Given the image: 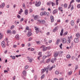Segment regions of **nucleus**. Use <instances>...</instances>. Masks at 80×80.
<instances>
[{
  "mask_svg": "<svg viewBox=\"0 0 80 80\" xmlns=\"http://www.w3.org/2000/svg\"><path fill=\"white\" fill-rule=\"evenodd\" d=\"M44 69L45 71H46V73H48V70H49V67H47L46 68H44Z\"/></svg>",
  "mask_w": 80,
  "mask_h": 80,
  "instance_id": "f257e3e1",
  "label": "nucleus"
},
{
  "mask_svg": "<svg viewBox=\"0 0 80 80\" xmlns=\"http://www.w3.org/2000/svg\"><path fill=\"white\" fill-rule=\"evenodd\" d=\"M1 45L3 48H5V43L4 41H2V42Z\"/></svg>",
  "mask_w": 80,
  "mask_h": 80,
  "instance_id": "f03ea898",
  "label": "nucleus"
},
{
  "mask_svg": "<svg viewBox=\"0 0 80 80\" xmlns=\"http://www.w3.org/2000/svg\"><path fill=\"white\" fill-rule=\"evenodd\" d=\"M50 18L51 20V22H54V18H53V16H51Z\"/></svg>",
  "mask_w": 80,
  "mask_h": 80,
  "instance_id": "7ed1b4c3",
  "label": "nucleus"
},
{
  "mask_svg": "<svg viewBox=\"0 0 80 80\" xmlns=\"http://www.w3.org/2000/svg\"><path fill=\"white\" fill-rule=\"evenodd\" d=\"M37 2H36L35 5L36 7H39V6H40V2H38L37 3Z\"/></svg>",
  "mask_w": 80,
  "mask_h": 80,
  "instance_id": "20e7f679",
  "label": "nucleus"
},
{
  "mask_svg": "<svg viewBox=\"0 0 80 80\" xmlns=\"http://www.w3.org/2000/svg\"><path fill=\"white\" fill-rule=\"evenodd\" d=\"M59 54V52H55L54 54V57H57L58 55V54Z\"/></svg>",
  "mask_w": 80,
  "mask_h": 80,
  "instance_id": "39448f33",
  "label": "nucleus"
},
{
  "mask_svg": "<svg viewBox=\"0 0 80 80\" xmlns=\"http://www.w3.org/2000/svg\"><path fill=\"white\" fill-rule=\"evenodd\" d=\"M46 13H47V12H45V11L41 12V13L40 15H41V16H43V15L44 16V15H46Z\"/></svg>",
  "mask_w": 80,
  "mask_h": 80,
  "instance_id": "423d86ee",
  "label": "nucleus"
},
{
  "mask_svg": "<svg viewBox=\"0 0 80 80\" xmlns=\"http://www.w3.org/2000/svg\"><path fill=\"white\" fill-rule=\"evenodd\" d=\"M58 29V27H56L53 30V32H56V31H57Z\"/></svg>",
  "mask_w": 80,
  "mask_h": 80,
  "instance_id": "0eeeda50",
  "label": "nucleus"
},
{
  "mask_svg": "<svg viewBox=\"0 0 80 80\" xmlns=\"http://www.w3.org/2000/svg\"><path fill=\"white\" fill-rule=\"evenodd\" d=\"M15 38H16V40H18L20 39V36L18 34H17L15 36Z\"/></svg>",
  "mask_w": 80,
  "mask_h": 80,
  "instance_id": "6e6552de",
  "label": "nucleus"
},
{
  "mask_svg": "<svg viewBox=\"0 0 80 80\" xmlns=\"http://www.w3.org/2000/svg\"><path fill=\"white\" fill-rule=\"evenodd\" d=\"M62 43H66V42H67V40H66V38H64L62 39Z\"/></svg>",
  "mask_w": 80,
  "mask_h": 80,
  "instance_id": "1a4fd4ad",
  "label": "nucleus"
},
{
  "mask_svg": "<svg viewBox=\"0 0 80 80\" xmlns=\"http://www.w3.org/2000/svg\"><path fill=\"white\" fill-rule=\"evenodd\" d=\"M34 28L36 30V33H38V27H35Z\"/></svg>",
  "mask_w": 80,
  "mask_h": 80,
  "instance_id": "9d476101",
  "label": "nucleus"
},
{
  "mask_svg": "<svg viewBox=\"0 0 80 80\" xmlns=\"http://www.w3.org/2000/svg\"><path fill=\"white\" fill-rule=\"evenodd\" d=\"M68 40L67 41V43L68 44H69V43H70V42H71V39H70V38L68 37Z\"/></svg>",
  "mask_w": 80,
  "mask_h": 80,
  "instance_id": "9b49d317",
  "label": "nucleus"
},
{
  "mask_svg": "<svg viewBox=\"0 0 80 80\" xmlns=\"http://www.w3.org/2000/svg\"><path fill=\"white\" fill-rule=\"evenodd\" d=\"M58 12V10L57 9L54 10L52 12L53 14L57 13Z\"/></svg>",
  "mask_w": 80,
  "mask_h": 80,
  "instance_id": "f8f14e48",
  "label": "nucleus"
},
{
  "mask_svg": "<svg viewBox=\"0 0 80 80\" xmlns=\"http://www.w3.org/2000/svg\"><path fill=\"white\" fill-rule=\"evenodd\" d=\"M59 10H60L61 12H63V8L62 7H59L58 8Z\"/></svg>",
  "mask_w": 80,
  "mask_h": 80,
  "instance_id": "ddd939ff",
  "label": "nucleus"
},
{
  "mask_svg": "<svg viewBox=\"0 0 80 80\" xmlns=\"http://www.w3.org/2000/svg\"><path fill=\"white\" fill-rule=\"evenodd\" d=\"M66 58L68 59H70V58H71V56L70 55V54H68L66 56Z\"/></svg>",
  "mask_w": 80,
  "mask_h": 80,
  "instance_id": "4468645a",
  "label": "nucleus"
},
{
  "mask_svg": "<svg viewBox=\"0 0 80 80\" xmlns=\"http://www.w3.org/2000/svg\"><path fill=\"white\" fill-rule=\"evenodd\" d=\"M32 35V33L31 32H28V33L27 34V35L28 37H30Z\"/></svg>",
  "mask_w": 80,
  "mask_h": 80,
  "instance_id": "2eb2a0df",
  "label": "nucleus"
},
{
  "mask_svg": "<svg viewBox=\"0 0 80 80\" xmlns=\"http://www.w3.org/2000/svg\"><path fill=\"white\" fill-rule=\"evenodd\" d=\"M63 29H62L61 31V32L60 33V35L61 36H62L63 35Z\"/></svg>",
  "mask_w": 80,
  "mask_h": 80,
  "instance_id": "dca6fc26",
  "label": "nucleus"
},
{
  "mask_svg": "<svg viewBox=\"0 0 80 80\" xmlns=\"http://www.w3.org/2000/svg\"><path fill=\"white\" fill-rule=\"evenodd\" d=\"M74 42H75V43H78V38H76L74 40Z\"/></svg>",
  "mask_w": 80,
  "mask_h": 80,
  "instance_id": "f3484780",
  "label": "nucleus"
},
{
  "mask_svg": "<svg viewBox=\"0 0 80 80\" xmlns=\"http://www.w3.org/2000/svg\"><path fill=\"white\" fill-rule=\"evenodd\" d=\"M71 24L72 26H73L74 25V21L73 20H72L71 22Z\"/></svg>",
  "mask_w": 80,
  "mask_h": 80,
  "instance_id": "a211bd4d",
  "label": "nucleus"
},
{
  "mask_svg": "<svg viewBox=\"0 0 80 80\" xmlns=\"http://www.w3.org/2000/svg\"><path fill=\"white\" fill-rule=\"evenodd\" d=\"M22 73L24 76H26V74H27V72L25 71V70H24L22 72Z\"/></svg>",
  "mask_w": 80,
  "mask_h": 80,
  "instance_id": "6ab92c4d",
  "label": "nucleus"
},
{
  "mask_svg": "<svg viewBox=\"0 0 80 80\" xmlns=\"http://www.w3.org/2000/svg\"><path fill=\"white\" fill-rule=\"evenodd\" d=\"M55 60H56V58H55L54 59H52L51 62H52V63H54V61H55Z\"/></svg>",
  "mask_w": 80,
  "mask_h": 80,
  "instance_id": "aec40b11",
  "label": "nucleus"
},
{
  "mask_svg": "<svg viewBox=\"0 0 80 80\" xmlns=\"http://www.w3.org/2000/svg\"><path fill=\"white\" fill-rule=\"evenodd\" d=\"M28 10L27 9H26L25 11V14L26 15H28Z\"/></svg>",
  "mask_w": 80,
  "mask_h": 80,
  "instance_id": "412c9836",
  "label": "nucleus"
},
{
  "mask_svg": "<svg viewBox=\"0 0 80 80\" xmlns=\"http://www.w3.org/2000/svg\"><path fill=\"white\" fill-rule=\"evenodd\" d=\"M43 51H46L47 50V47H43Z\"/></svg>",
  "mask_w": 80,
  "mask_h": 80,
  "instance_id": "4be33fe9",
  "label": "nucleus"
},
{
  "mask_svg": "<svg viewBox=\"0 0 80 80\" xmlns=\"http://www.w3.org/2000/svg\"><path fill=\"white\" fill-rule=\"evenodd\" d=\"M3 38V35L2 33H0V40Z\"/></svg>",
  "mask_w": 80,
  "mask_h": 80,
  "instance_id": "5701e85b",
  "label": "nucleus"
},
{
  "mask_svg": "<svg viewBox=\"0 0 80 80\" xmlns=\"http://www.w3.org/2000/svg\"><path fill=\"white\" fill-rule=\"evenodd\" d=\"M5 4L4 2H3L2 3V6H1V8H3L4 7H5Z\"/></svg>",
  "mask_w": 80,
  "mask_h": 80,
  "instance_id": "b1692460",
  "label": "nucleus"
},
{
  "mask_svg": "<svg viewBox=\"0 0 80 80\" xmlns=\"http://www.w3.org/2000/svg\"><path fill=\"white\" fill-rule=\"evenodd\" d=\"M53 67H54V68L55 67V65H53L52 67H51V68H50L49 69V71H51L53 69Z\"/></svg>",
  "mask_w": 80,
  "mask_h": 80,
  "instance_id": "393cba45",
  "label": "nucleus"
},
{
  "mask_svg": "<svg viewBox=\"0 0 80 80\" xmlns=\"http://www.w3.org/2000/svg\"><path fill=\"white\" fill-rule=\"evenodd\" d=\"M60 39H57L56 43L57 45H58V43H59V42H60Z\"/></svg>",
  "mask_w": 80,
  "mask_h": 80,
  "instance_id": "a878e982",
  "label": "nucleus"
},
{
  "mask_svg": "<svg viewBox=\"0 0 80 80\" xmlns=\"http://www.w3.org/2000/svg\"><path fill=\"white\" fill-rule=\"evenodd\" d=\"M64 7L65 8H67V7H68V4L67 3L64 4Z\"/></svg>",
  "mask_w": 80,
  "mask_h": 80,
  "instance_id": "bb28decb",
  "label": "nucleus"
},
{
  "mask_svg": "<svg viewBox=\"0 0 80 80\" xmlns=\"http://www.w3.org/2000/svg\"><path fill=\"white\" fill-rule=\"evenodd\" d=\"M45 72V68H44V69H42L41 70V73H44V72Z\"/></svg>",
  "mask_w": 80,
  "mask_h": 80,
  "instance_id": "cd10ccee",
  "label": "nucleus"
},
{
  "mask_svg": "<svg viewBox=\"0 0 80 80\" xmlns=\"http://www.w3.org/2000/svg\"><path fill=\"white\" fill-rule=\"evenodd\" d=\"M40 22L41 23H45V21L44 20H41Z\"/></svg>",
  "mask_w": 80,
  "mask_h": 80,
  "instance_id": "c85d7f7f",
  "label": "nucleus"
},
{
  "mask_svg": "<svg viewBox=\"0 0 80 80\" xmlns=\"http://www.w3.org/2000/svg\"><path fill=\"white\" fill-rule=\"evenodd\" d=\"M51 3L52 2H51V1H49L47 3V5H51Z\"/></svg>",
  "mask_w": 80,
  "mask_h": 80,
  "instance_id": "c756f323",
  "label": "nucleus"
},
{
  "mask_svg": "<svg viewBox=\"0 0 80 80\" xmlns=\"http://www.w3.org/2000/svg\"><path fill=\"white\" fill-rule=\"evenodd\" d=\"M36 43L37 44V45H40V41H36Z\"/></svg>",
  "mask_w": 80,
  "mask_h": 80,
  "instance_id": "7c9ffc66",
  "label": "nucleus"
},
{
  "mask_svg": "<svg viewBox=\"0 0 80 80\" xmlns=\"http://www.w3.org/2000/svg\"><path fill=\"white\" fill-rule=\"evenodd\" d=\"M72 74V71H70L68 73V75H71Z\"/></svg>",
  "mask_w": 80,
  "mask_h": 80,
  "instance_id": "2f4dec72",
  "label": "nucleus"
},
{
  "mask_svg": "<svg viewBox=\"0 0 80 80\" xmlns=\"http://www.w3.org/2000/svg\"><path fill=\"white\" fill-rule=\"evenodd\" d=\"M76 35L78 38H79V37H80V36L79 35V34L78 33L76 34Z\"/></svg>",
  "mask_w": 80,
  "mask_h": 80,
  "instance_id": "473e14b6",
  "label": "nucleus"
},
{
  "mask_svg": "<svg viewBox=\"0 0 80 80\" xmlns=\"http://www.w3.org/2000/svg\"><path fill=\"white\" fill-rule=\"evenodd\" d=\"M51 4L52 5V7H54L55 5V4L53 2H51Z\"/></svg>",
  "mask_w": 80,
  "mask_h": 80,
  "instance_id": "72a5a7b5",
  "label": "nucleus"
},
{
  "mask_svg": "<svg viewBox=\"0 0 80 80\" xmlns=\"http://www.w3.org/2000/svg\"><path fill=\"white\" fill-rule=\"evenodd\" d=\"M46 17H49L50 13L49 12H46Z\"/></svg>",
  "mask_w": 80,
  "mask_h": 80,
  "instance_id": "f704fd0d",
  "label": "nucleus"
},
{
  "mask_svg": "<svg viewBox=\"0 0 80 80\" xmlns=\"http://www.w3.org/2000/svg\"><path fill=\"white\" fill-rule=\"evenodd\" d=\"M44 77H45V74H43L41 78V79H42L43 78H44Z\"/></svg>",
  "mask_w": 80,
  "mask_h": 80,
  "instance_id": "c9c22d12",
  "label": "nucleus"
},
{
  "mask_svg": "<svg viewBox=\"0 0 80 80\" xmlns=\"http://www.w3.org/2000/svg\"><path fill=\"white\" fill-rule=\"evenodd\" d=\"M7 33H12V31L10 30H8L7 31Z\"/></svg>",
  "mask_w": 80,
  "mask_h": 80,
  "instance_id": "e433bc0d",
  "label": "nucleus"
},
{
  "mask_svg": "<svg viewBox=\"0 0 80 80\" xmlns=\"http://www.w3.org/2000/svg\"><path fill=\"white\" fill-rule=\"evenodd\" d=\"M12 34H15V33H16V31H15V30H12Z\"/></svg>",
  "mask_w": 80,
  "mask_h": 80,
  "instance_id": "4c0bfd02",
  "label": "nucleus"
},
{
  "mask_svg": "<svg viewBox=\"0 0 80 80\" xmlns=\"http://www.w3.org/2000/svg\"><path fill=\"white\" fill-rule=\"evenodd\" d=\"M58 52H59V55H61V54H62V53H63V51H58Z\"/></svg>",
  "mask_w": 80,
  "mask_h": 80,
  "instance_id": "58836bf2",
  "label": "nucleus"
},
{
  "mask_svg": "<svg viewBox=\"0 0 80 80\" xmlns=\"http://www.w3.org/2000/svg\"><path fill=\"white\" fill-rule=\"evenodd\" d=\"M50 58H49L48 59L47 61V63H49L50 62Z\"/></svg>",
  "mask_w": 80,
  "mask_h": 80,
  "instance_id": "ea45409f",
  "label": "nucleus"
},
{
  "mask_svg": "<svg viewBox=\"0 0 80 80\" xmlns=\"http://www.w3.org/2000/svg\"><path fill=\"white\" fill-rule=\"evenodd\" d=\"M28 60L29 62H30V63H31V62H32V59L30 58L28 59Z\"/></svg>",
  "mask_w": 80,
  "mask_h": 80,
  "instance_id": "a19ab883",
  "label": "nucleus"
},
{
  "mask_svg": "<svg viewBox=\"0 0 80 80\" xmlns=\"http://www.w3.org/2000/svg\"><path fill=\"white\" fill-rule=\"evenodd\" d=\"M57 23H60L61 22V20L60 19H58L57 21Z\"/></svg>",
  "mask_w": 80,
  "mask_h": 80,
  "instance_id": "79ce46f5",
  "label": "nucleus"
},
{
  "mask_svg": "<svg viewBox=\"0 0 80 80\" xmlns=\"http://www.w3.org/2000/svg\"><path fill=\"white\" fill-rule=\"evenodd\" d=\"M28 68V66L26 65L25 67V70H27V68Z\"/></svg>",
  "mask_w": 80,
  "mask_h": 80,
  "instance_id": "37998d69",
  "label": "nucleus"
},
{
  "mask_svg": "<svg viewBox=\"0 0 80 80\" xmlns=\"http://www.w3.org/2000/svg\"><path fill=\"white\" fill-rule=\"evenodd\" d=\"M68 34V32H65L63 34L64 35H67Z\"/></svg>",
  "mask_w": 80,
  "mask_h": 80,
  "instance_id": "c03bdc74",
  "label": "nucleus"
},
{
  "mask_svg": "<svg viewBox=\"0 0 80 80\" xmlns=\"http://www.w3.org/2000/svg\"><path fill=\"white\" fill-rule=\"evenodd\" d=\"M55 74H56V75H58V74H59V72L57 71H56L55 72Z\"/></svg>",
  "mask_w": 80,
  "mask_h": 80,
  "instance_id": "a18cd8bd",
  "label": "nucleus"
},
{
  "mask_svg": "<svg viewBox=\"0 0 80 80\" xmlns=\"http://www.w3.org/2000/svg\"><path fill=\"white\" fill-rule=\"evenodd\" d=\"M17 18H18L19 19L20 18V17H21V16L19 15H18L17 16Z\"/></svg>",
  "mask_w": 80,
  "mask_h": 80,
  "instance_id": "49530a36",
  "label": "nucleus"
},
{
  "mask_svg": "<svg viewBox=\"0 0 80 80\" xmlns=\"http://www.w3.org/2000/svg\"><path fill=\"white\" fill-rule=\"evenodd\" d=\"M15 58H16V57H15V56H12V58L13 60H15Z\"/></svg>",
  "mask_w": 80,
  "mask_h": 80,
  "instance_id": "de8ad7c7",
  "label": "nucleus"
},
{
  "mask_svg": "<svg viewBox=\"0 0 80 80\" xmlns=\"http://www.w3.org/2000/svg\"><path fill=\"white\" fill-rule=\"evenodd\" d=\"M37 78V75H35L34 77V80H36Z\"/></svg>",
  "mask_w": 80,
  "mask_h": 80,
  "instance_id": "09e8293b",
  "label": "nucleus"
},
{
  "mask_svg": "<svg viewBox=\"0 0 80 80\" xmlns=\"http://www.w3.org/2000/svg\"><path fill=\"white\" fill-rule=\"evenodd\" d=\"M78 65H77L76 67L75 68V70H77V69H78Z\"/></svg>",
  "mask_w": 80,
  "mask_h": 80,
  "instance_id": "8fccbe9b",
  "label": "nucleus"
},
{
  "mask_svg": "<svg viewBox=\"0 0 80 80\" xmlns=\"http://www.w3.org/2000/svg\"><path fill=\"white\" fill-rule=\"evenodd\" d=\"M15 78H16V76H15L12 78V80H15Z\"/></svg>",
  "mask_w": 80,
  "mask_h": 80,
  "instance_id": "3c124183",
  "label": "nucleus"
},
{
  "mask_svg": "<svg viewBox=\"0 0 80 80\" xmlns=\"http://www.w3.org/2000/svg\"><path fill=\"white\" fill-rule=\"evenodd\" d=\"M27 30H29V27H28V26H27L26 28H25Z\"/></svg>",
  "mask_w": 80,
  "mask_h": 80,
  "instance_id": "603ef678",
  "label": "nucleus"
},
{
  "mask_svg": "<svg viewBox=\"0 0 80 80\" xmlns=\"http://www.w3.org/2000/svg\"><path fill=\"white\" fill-rule=\"evenodd\" d=\"M21 56V55L20 54L19 55H16V57H17V58H18V57H20Z\"/></svg>",
  "mask_w": 80,
  "mask_h": 80,
  "instance_id": "864d4df0",
  "label": "nucleus"
},
{
  "mask_svg": "<svg viewBox=\"0 0 80 80\" xmlns=\"http://www.w3.org/2000/svg\"><path fill=\"white\" fill-rule=\"evenodd\" d=\"M51 48V47L50 46L47 47V49H48V50H50Z\"/></svg>",
  "mask_w": 80,
  "mask_h": 80,
  "instance_id": "5fc2aeb1",
  "label": "nucleus"
},
{
  "mask_svg": "<svg viewBox=\"0 0 80 80\" xmlns=\"http://www.w3.org/2000/svg\"><path fill=\"white\" fill-rule=\"evenodd\" d=\"M19 12H20V13L23 12V10H22V9L21 8L20 9V11H19Z\"/></svg>",
  "mask_w": 80,
  "mask_h": 80,
  "instance_id": "6e6d98bb",
  "label": "nucleus"
},
{
  "mask_svg": "<svg viewBox=\"0 0 80 80\" xmlns=\"http://www.w3.org/2000/svg\"><path fill=\"white\" fill-rule=\"evenodd\" d=\"M75 57L73 56H72V58H71V59L72 60H73V59H75Z\"/></svg>",
  "mask_w": 80,
  "mask_h": 80,
  "instance_id": "4d7b16f0",
  "label": "nucleus"
},
{
  "mask_svg": "<svg viewBox=\"0 0 80 80\" xmlns=\"http://www.w3.org/2000/svg\"><path fill=\"white\" fill-rule=\"evenodd\" d=\"M62 43L61 44V45H59V47L60 48H61V49H62Z\"/></svg>",
  "mask_w": 80,
  "mask_h": 80,
  "instance_id": "13d9d810",
  "label": "nucleus"
},
{
  "mask_svg": "<svg viewBox=\"0 0 80 80\" xmlns=\"http://www.w3.org/2000/svg\"><path fill=\"white\" fill-rule=\"evenodd\" d=\"M75 2V1L74 0H72L71 2H70V4H71L72 3H73Z\"/></svg>",
  "mask_w": 80,
  "mask_h": 80,
  "instance_id": "bf43d9fd",
  "label": "nucleus"
},
{
  "mask_svg": "<svg viewBox=\"0 0 80 80\" xmlns=\"http://www.w3.org/2000/svg\"><path fill=\"white\" fill-rule=\"evenodd\" d=\"M21 46H22V47H25V44H21Z\"/></svg>",
  "mask_w": 80,
  "mask_h": 80,
  "instance_id": "052dcab7",
  "label": "nucleus"
},
{
  "mask_svg": "<svg viewBox=\"0 0 80 80\" xmlns=\"http://www.w3.org/2000/svg\"><path fill=\"white\" fill-rule=\"evenodd\" d=\"M80 19H78V20L77 21V23H79V22H80Z\"/></svg>",
  "mask_w": 80,
  "mask_h": 80,
  "instance_id": "680f3d73",
  "label": "nucleus"
},
{
  "mask_svg": "<svg viewBox=\"0 0 80 80\" xmlns=\"http://www.w3.org/2000/svg\"><path fill=\"white\" fill-rule=\"evenodd\" d=\"M29 11L30 12H33V10L32 9H30Z\"/></svg>",
  "mask_w": 80,
  "mask_h": 80,
  "instance_id": "e2e57ef3",
  "label": "nucleus"
},
{
  "mask_svg": "<svg viewBox=\"0 0 80 80\" xmlns=\"http://www.w3.org/2000/svg\"><path fill=\"white\" fill-rule=\"evenodd\" d=\"M32 32V30L31 29H28V32Z\"/></svg>",
  "mask_w": 80,
  "mask_h": 80,
  "instance_id": "0e129e2a",
  "label": "nucleus"
},
{
  "mask_svg": "<svg viewBox=\"0 0 80 80\" xmlns=\"http://www.w3.org/2000/svg\"><path fill=\"white\" fill-rule=\"evenodd\" d=\"M33 50H35V49L33 48H32L31 49V51H33Z\"/></svg>",
  "mask_w": 80,
  "mask_h": 80,
  "instance_id": "69168bd1",
  "label": "nucleus"
},
{
  "mask_svg": "<svg viewBox=\"0 0 80 80\" xmlns=\"http://www.w3.org/2000/svg\"><path fill=\"white\" fill-rule=\"evenodd\" d=\"M59 80H63V78H59Z\"/></svg>",
  "mask_w": 80,
  "mask_h": 80,
  "instance_id": "338daca9",
  "label": "nucleus"
},
{
  "mask_svg": "<svg viewBox=\"0 0 80 80\" xmlns=\"http://www.w3.org/2000/svg\"><path fill=\"white\" fill-rule=\"evenodd\" d=\"M77 7L78 8H80V4H78V5Z\"/></svg>",
  "mask_w": 80,
  "mask_h": 80,
  "instance_id": "774afa93",
  "label": "nucleus"
}]
</instances>
